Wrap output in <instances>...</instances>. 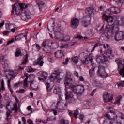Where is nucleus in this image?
I'll use <instances>...</instances> for the list:
<instances>
[{
	"mask_svg": "<svg viewBox=\"0 0 124 124\" xmlns=\"http://www.w3.org/2000/svg\"><path fill=\"white\" fill-rule=\"evenodd\" d=\"M64 85L66 89L73 91L77 94H82V93H84V91H85V88L83 85H77L73 87V80L67 77L65 78Z\"/></svg>",
	"mask_w": 124,
	"mask_h": 124,
	"instance_id": "nucleus-1",
	"label": "nucleus"
},
{
	"mask_svg": "<svg viewBox=\"0 0 124 124\" xmlns=\"http://www.w3.org/2000/svg\"><path fill=\"white\" fill-rule=\"evenodd\" d=\"M29 5L25 3H14L12 5V14L14 15H18L20 14V10L23 11L24 9L28 8Z\"/></svg>",
	"mask_w": 124,
	"mask_h": 124,
	"instance_id": "nucleus-2",
	"label": "nucleus"
},
{
	"mask_svg": "<svg viewBox=\"0 0 124 124\" xmlns=\"http://www.w3.org/2000/svg\"><path fill=\"white\" fill-rule=\"evenodd\" d=\"M116 63L118 64V71L119 74L122 77H124V61L121 58H117L115 60Z\"/></svg>",
	"mask_w": 124,
	"mask_h": 124,
	"instance_id": "nucleus-3",
	"label": "nucleus"
},
{
	"mask_svg": "<svg viewBox=\"0 0 124 124\" xmlns=\"http://www.w3.org/2000/svg\"><path fill=\"white\" fill-rule=\"evenodd\" d=\"M65 95V99L67 102H69V103H74L75 102V99L73 97V92L70 91L69 88H66Z\"/></svg>",
	"mask_w": 124,
	"mask_h": 124,
	"instance_id": "nucleus-4",
	"label": "nucleus"
},
{
	"mask_svg": "<svg viewBox=\"0 0 124 124\" xmlns=\"http://www.w3.org/2000/svg\"><path fill=\"white\" fill-rule=\"evenodd\" d=\"M119 26L118 25H107L105 28V31L108 32V33H115L117 31H119Z\"/></svg>",
	"mask_w": 124,
	"mask_h": 124,
	"instance_id": "nucleus-5",
	"label": "nucleus"
},
{
	"mask_svg": "<svg viewBox=\"0 0 124 124\" xmlns=\"http://www.w3.org/2000/svg\"><path fill=\"white\" fill-rule=\"evenodd\" d=\"M104 116L108 118V120H111L113 121V123L115 122V120L117 119V115L115 111L112 110H109L108 111V113H105Z\"/></svg>",
	"mask_w": 124,
	"mask_h": 124,
	"instance_id": "nucleus-6",
	"label": "nucleus"
},
{
	"mask_svg": "<svg viewBox=\"0 0 124 124\" xmlns=\"http://www.w3.org/2000/svg\"><path fill=\"white\" fill-rule=\"evenodd\" d=\"M68 103L62 100H60L57 103L56 108L59 109V110H65L67 109Z\"/></svg>",
	"mask_w": 124,
	"mask_h": 124,
	"instance_id": "nucleus-7",
	"label": "nucleus"
},
{
	"mask_svg": "<svg viewBox=\"0 0 124 124\" xmlns=\"http://www.w3.org/2000/svg\"><path fill=\"white\" fill-rule=\"evenodd\" d=\"M103 100L104 102L107 103L113 100V94L108 92H105L103 94Z\"/></svg>",
	"mask_w": 124,
	"mask_h": 124,
	"instance_id": "nucleus-8",
	"label": "nucleus"
},
{
	"mask_svg": "<svg viewBox=\"0 0 124 124\" xmlns=\"http://www.w3.org/2000/svg\"><path fill=\"white\" fill-rule=\"evenodd\" d=\"M61 70L57 69L49 77V79L51 82L58 80L60 78V74H61Z\"/></svg>",
	"mask_w": 124,
	"mask_h": 124,
	"instance_id": "nucleus-9",
	"label": "nucleus"
},
{
	"mask_svg": "<svg viewBox=\"0 0 124 124\" xmlns=\"http://www.w3.org/2000/svg\"><path fill=\"white\" fill-rule=\"evenodd\" d=\"M42 46L44 47V51L47 54H52V46L47 43V41L42 43Z\"/></svg>",
	"mask_w": 124,
	"mask_h": 124,
	"instance_id": "nucleus-10",
	"label": "nucleus"
},
{
	"mask_svg": "<svg viewBox=\"0 0 124 124\" xmlns=\"http://www.w3.org/2000/svg\"><path fill=\"white\" fill-rule=\"evenodd\" d=\"M85 13L89 15L88 16H90V17H92V16L95 15L96 13V11L95 10V9H94V8L93 7H89L86 8Z\"/></svg>",
	"mask_w": 124,
	"mask_h": 124,
	"instance_id": "nucleus-11",
	"label": "nucleus"
},
{
	"mask_svg": "<svg viewBox=\"0 0 124 124\" xmlns=\"http://www.w3.org/2000/svg\"><path fill=\"white\" fill-rule=\"evenodd\" d=\"M98 70L97 71V74L101 77H103L106 75V72H105V67L102 65H99L98 67Z\"/></svg>",
	"mask_w": 124,
	"mask_h": 124,
	"instance_id": "nucleus-12",
	"label": "nucleus"
},
{
	"mask_svg": "<svg viewBox=\"0 0 124 124\" xmlns=\"http://www.w3.org/2000/svg\"><path fill=\"white\" fill-rule=\"evenodd\" d=\"M91 16H86L83 18L82 24L84 27H88L91 24Z\"/></svg>",
	"mask_w": 124,
	"mask_h": 124,
	"instance_id": "nucleus-13",
	"label": "nucleus"
},
{
	"mask_svg": "<svg viewBox=\"0 0 124 124\" xmlns=\"http://www.w3.org/2000/svg\"><path fill=\"white\" fill-rule=\"evenodd\" d=\"M115 33L114 38L116 41H121V40L124 39V32L118 31L115 32Z\"/></svg>",
	"mask_w": 124,
	"mask_h": 124,
	"instance_id": "nucleus-14",
	"label": "nucleus"
},
{
	"mask_svg": "<svg viewBox=\"0 0 124 124\" xmlns=\"http://www.w3.org/2000/svg\"><path fill=\"white\" fill-rule=\"evenodd\" d=\"M107 60V57L104 55H97L96 57V61L98 63H103Z\"/></svg>",
	"mask_w": 124,
	"mask_h": 124,
	"instance_id": "nucleus-15",
	"label": "nucleus"
},
{
	"mask_svg": "<svg viewBox=\"0 0 124 124\" xmlns=\"http://www.w3.org/2000/svg\"><path fill=\"white\" fill-rule=\"evenodd\" d=\"M43 55H40L37 61H35L34 62L35 65H39V66L41 67L43 66V64L44 63V61H43Z\"/></svg>",
	"mask_w": 124,
	"mask_h": 124,
	"instance_id": "nucleus-16",
	"label": "nucleus"
},
{
	"mask_svg": "<svg viewBox=\"0 0 124 124\" xmlns=\"http://www.w3.org/2000/svg\"><path fill=\"white\" fill-rule=\"evenodd\" d=\"M93 60V54H90L88 56L85 58V60H81V62L85 64H88L89 62L92 63Z\"/></svg>",
	"mask_w": 124,
	"mask_h": 124,
	"instance_id": "nucleus-17",
	"label": "nucleus"
},
{
	"mask_svg": "<svg viewBox=\"0 0 124 124\" xmlns=\"http://www.w3.org/2000/svg\"><path fill=\"white\" fill-rule=\"evenodd\" d=\"M71 26L73 29H76L79 26V19L77 18L72 19L71 20Z\"/></svg>",
	"mask_w": 124,
	"mask_h": 124,
	"instance_id": "nucleus-18",
	"label": "nucleus"
},
{
	"mask_svg": "<svg viewBox=\"0 0 124 124\" xmlns=\"http://www.w3.org/2000/svg\"><path fill=\"white\" fill-rule=\"evenodd\" d=\"M48 77V74L45 72H40V75L38 77V79L40 81H45Z\"/></svg>",
	"mask_w": 124,
	"mask_h": 124,
	"instance_id": "nucleus-19",
	"label": "nucleus"
},
{
	"mask_svg": "<svg viewBox=\"0 0 124 124\" xmlns=\"http://www.w3.org/2000/svg\"><path fill=\"white\" fill-rule=\"evenodd\" d=\"M5 72H8V74L6 76V79L10 80L11 82V80H13L15 77V75L14 74V71H5Z\"/></svg>",
	"mask_w": 124,
	"mask_h": 124,
	"instance_id": "nucleus-20",
	"label": "nucleus"
},
{
	"mask_svg": "<svg viewBox=\"0 0 124 124\" xmlns=\"http://www.w3.org/2000/svg\"><path fill=\"white\" fill-rule=\"evenodd\" d=\"M63 36V33H62L60 31H55L54 32V38L58 40H62Z\"/></svg>",
	"mask_w": 124,
	"mask_h": 124,
	"instance_id": "nucleus-21",
	"label": "nucleus"
},
{
	"mask_svg": "<svg viewBox=\"0 0 124 124\" xmlns=\"http://www.w3.org/2000/svg\"><path fill=\"white\" fill-rule=\"evenodd\" d=\"M46 87L47 92H48V96H51V95H52V93H51V92L52 91V89H53V86H51V84H50L49 83L47 82L46 83Z\"/></svg>",
	"mask_w": 124,
	"mask_h": 124,
	"instance_id": "nucleus-22",
	"label": "nucleus"
},
{
	"mask_svg": "<svg viewBox=\"0 0 124 124\" xmlns=\"http://www.w3.org/2000/svg\"><path fill=\"white\" fill-rule=\"evenodd\" d=\"M54 56L58 59H61L62 57H63V51L61 50H58L54 53Z\"/></svg>",
	"mask_w": 124,
	"mask_h": 124,
	"instance_id": "nucleus-23",
	"label": "nucleus"
},
{
	"mask_svg": "<svg viewBox=\"0 0 124 124\" xmlns=\"http://www.w3.org/2000/svg\"><path fill=\"white\" fill-rule=\"evenodd\" d=\"M47 29L49 31H54L55 29V22H48L47 23Z\"/></svg>",
	"mask_w": 124,
	"mask_h": 124,
	"instance_id": "nucleus-24",
	"label": "nucleus"
},
{
	"mask_svg": "<svg viewBox=\"0 0 124 124\" xmlns=\"http://www.w3.org/2000/svg\"><path fill=\"white\" fill-rule=\"evenodd\" d=\"M30 87L32 90H37L38 89V82L33 81L30 83Z\"/></svg>",
	"mask_w": 124,
	"mask_h": 124,
	"instance_id": "nucleus-25",
	"label": "nucleus"
},
{
	"mask_svg": "<svg viewBox=\"0 0 124 124\" xmlns=\"http://www.w3.org/2000/svg\"><path fill=\"white\" fill-rule=\"evenodd\" d=\"M24 37H25V39H27V34L25 35H24L23 33L19 34L16 36L15 40L16 41H19V40H21V39H22V38H24Z\"/></svg>",
	"mask_w": 124,
	"mask_h": 124,
	"instance_id": "nucleus-26",
	"label": "nucleus"
},
{
	"mask_svg": "<svg viewBox=\"0 0 124 124\" xmlns=\"http://www.w3.org/2000/svg\"><path fill=\"white\" fill-rule=\"evenodd\" d=\"M10 107V108H9ZM11 107V106H10V104H8L6 105V109L7 110V112H6V116H7V120H9V117H10V116H11V111H10V110H9L10 108Z\"/></svg>",
	"mask_w": 124,
	"mask_h": 124,
	"instance_id": "nucleus-27",
	"label": "nucleus"
},
{
	"mask_svg": "<svg viewBox=\"0 0 124 124\" xmlns=\"http://www.w3.org/2000/svg\"><path fill=\"white\" fill-rule=\"evenodd\" d=\"M116 124H124V116L122 115L118 117V119L117 121Z\"/></svg>",
	"mask_w": 124,
	"mask_h": 124,
	"instance_id": "nucleus-28",
	"label": "nucleus"
},
{
	"mask_svg": "<svg viewBox=\"0 0 124 124\" xmlns=\"http://www.w3.org/2000/svg\"><path fill=\"white\" fill-rule=\"evenodd\" d=\"M110 11H111L112 14H118L120 12V9L118 8H115L114 7L110 8Z\"/></svg>",
	"mask_w": 124,
	"mask_h": 124,
	"instance_id": "nucleus-29",
	"label": "nucleus"
},
{
	"mask_svg": "<svg viewBox=\"0 0 124 124\" xmlns=\"http://www.w3.org/2000/svg\"><path fill=\"white\" fill-rule=\"evenodd\" d=\"M95 67H93L92 69H91L89 70L90 78H92V77H93V76H94V74H95Z\"/></svg>",
	"mask_w": 124,
	"mask_h": 124,
	"instance_id": "nucleus-30",
	"label": "nucleus"
},
{
	"mask_svg": "<svg viewBox=\"0 0 124 124\" xmlns=\"http://www.w3.org/2000/svg\"><path fill=\"white\" fill-rule=\"evenodd\" d=\"M15 55V56L16 57H20V56L22 57V56H23V53H22L21 49H20L19 48H17Z\"/></svg>",
	"mask_w": 124,
	"mask_h": 124,
	"instance_id": "nucleus-31",
	"label": "nucleus"
},
{
	"mask_svg": "<svg viewBox=\"0 0 124 124\" xmlns=\"http://www.w3.org/2000/svg\"><path fill=\"white\" fill-rule=\"evenodd\" d=\"M35 2L37 3V4H38L39 7V9L40 10H41L42 9V6H43L44 5V4H45L44 3V2L39 0H37L35 1Z\"/></svg>",
	"mask_w": 124,
	"mask_h": 124,
	"instance_id": "nucleus-32",
	"label": "nucleus"
},
{
	"mask_svg": "<svg viewBox=\"0 0 124 124\" xmlns=\"http://www.w3.org/2000/svg\"><path fill=\"white\" fill-rule=\"evenodd\" d=\"M92 104L90 101H85L84 103V105L83 106V108L84 109H89L90 106Z\"/></svg>",
	"mask_w": 124,
	"mask_h": 124,
	"instance_id": "nucleus-33",
	"label": "nucleus"
},
{
	"mask_svg": "<svg viewBox=\"0 0 124 124\" xmlns=\"http://www.w3.org/2000/svg\"><path fill=\"white\" fill-rule=\"evenodd\" d=\"M112 12L111 11L110 9H107L105 14L103 15V16H107V17H109V16H110V15H112Z\"/></svg>",
	"mask_w": 124,
	"mask_h": 124,
	"instance_id": "nucleus-34",
	"label": "nucleus"
},
{
	"mask_svg": "<svg viewBox=\"0 0 124 124\" xmlns=\"http://www.w3.org/2000/svg\"><path fill=\"white\" fill-rule=\"evenodd\" d=\"M24 76L26 77L25 78H27V80L28 81H30V82H31L32 80V78H31V76H33V74H30L29 75V74L25 73H24Z\"/></svg>",
	"mask_w": 124,
	"mask_h": 124,
	"instance_id": "nucleus-35",
	"label": "nucleus"
},
{
	"mask_svg": "<svg viewBox=\"0 0 124 124\" xmlns=\"http://www.w3.org/2000/svg\"><path fill=\"white\" fill-rule=\"evenodd\" d=\"M105 55L108 57L110 58V56L112 55V50L111 49L108 48L106 50L105 52Z\"/></svg>",
	"mask_w": 124,
	"mask_h": 124,
	"instance_id": "nucleus-36",
	"label": "nucleus"
},
{
	"mask_svg": "<svg viewBox=\"0 0 124 124\" xmlns=\"http://www.w3.org/2000/svg\"><path fill=\"white\" fill-rule=\"evenodd\" d=\"M58 124H69V121L67 120L62 119L59 121Z\"/></svg>",
	"mask_w": 124,
	"mask_h": 124,
	"instance_id": "nucleus-37",
	"label": "nucleus"
},
{
	"mask_svg": "<svg viewBox=\"0 0 124 124\" xmlns=\"http://www.w3.org/2000/svg\"><path fill=\"white\" fill-rule=\"evenodd\" d=\"M28 58H29V54H26L24 57V59H23V60L21 62V65L23 64H27L28 62Z\"/></svg>",
	"mask_w": 124,
	"mask_h": 124,
	"instance_id": "nucleus-38",
	"label": "nucleus"
},
{
	"mask_svg": "<svg viewBox=\"0 0 124 124\" xmlns=\"http://www.w3.org/2000/svg\"><path fill=\"white\" fill-rule=\"evenodd\" d=\"M69 114H72L74 118H75V119H78V115H79V110H75L74 113L72 112V111H70L69 112Z\"/></svg>",
	"mask_w": 124,
	"mask_h": 124,
	"instance_id": "nucleus-39",
	"label": "nucleus"
},
{
	"mask_svg": "<svg viewBox=\"0 0 124 124\" xmlns=\"http://www.w3.org/2000/svg\"><path fill=\"white\" fill-rule=\"evenodd\" d=\"M24 14H25V16H26L27 19H31V13L30 10H27L25 11Z\"/></svg>",
	"mask_w": 124,
	"mask_h": 124,
	"instance_id": "nucleus-40",
	"label": "nucleus"
},
{
	"mask_svg": "<svg viewBox=\"0 0 124 124\" xmlns=\"http://www.w3.org/2000/svg\"><path fill=\"white\" fill-rule=\"evenodd\" d=\"M61 88L59 87H55L53 91V93H55L56 94H58L60 93H61Z\"/></svg>",
	"mask_w": 124,
	"mask_h": 124,
	"instance_id": "nucleus-41",
	"label": "nucleus"
},
{
	"mask_svg": "<svg viewBox=\"0 0 124 124\" xmlns=\"http://www.w3.org/2000/svg\"><path fill=\"white\" fill-rule=\"evenodd\" d=\"M62 41H69L70 40V37L68 35H66L65 36L64 35L62 37Z\"/></svg>",
	"mask_w": 124,
	"mask_h": 124,
	"instance_id": "nucleus-42",
	"label": "nucleus"
},
{
	"mask_svg": "<svg viewBox=\"0 0 124 124\" xmlns=\"http://www.w3.org/2000/svg\"><path fill=\"white\" fill-rule=\"evenodd\" d=\"M14 107L12 108V111H15L16 113L18 112V105L17 103H15L13 105Z\"/></svg>",
	"mask_w": 124,
	"mask_h": 124,
	"instance_id": "nucleus-43",
	"label": "nucleus"
},
{
	"mask_svg": "<svg viewBox=\"0 0 124 124\" xmlns=\"http://www.w3.org/2000/svg\"><path fill=\"white\" fill-rule=\"evenodd\" d=\"M28 83H30V80H28V78H25L23 82V87L24 89H27V88H28Z\"/></svg>",
	"mask_w": 124,
	"mask_h": 124,
	"instance_id": "nucleus-44",
	"label": "nucleus"
},
{
	"mask_svg": "<svg viewBox=\"0 0 124 124\" xmlns=\"http://www.w3.org/2000/svg\"><path fill=\"white\" fill-rule=\"evenodd\" d=\"M122 99V96H119L117 97L114 102V104H117V105H120V100Z\"/></svg>",
	"mask_w": 124,
	"mask_h": 124,
	"instance_id": "nucleus-45",
	"label": "nucleus"
},
{
	"mask_svg": "<svg viewBox=\"0 0 124 124\" xmlns=\"http://www.w3.org/2000/svg\"><path fill=\"white\" fill-rule=\"evenodd\" d=\"M20 17L23 21H27V19H28L24 13H22L20 14Z\"/></svg>",
	"mask_w": 124,
	"mask_h": 124,
	"instance_id": "nucleus-46",
	"label": "nucleus"
},
{
	"mask_svg": "<svg viewBox=\"0 0 124 124\" xmlns=\"http://www.w3.org/2000/svg\"><path fill=\"white\" fill-rule=\"evenodd\" d=\"M26 71L27 72H34V71H35V70L32 68L31 66H28L26 68Z\"/></svg>",
	"mask_w": 124,
	"mask_h": 124,
	"instance_id": "nucleus-47",
	"label": "nucleus"
},
{
	"mask_svg": "<svg viewBox=\"0 0 124 124\" xmlns=\"http://www.w3.org/2000/svg\"><path fill=\"white\" fill-rule=\"evenodd\" d=\"M10 83H11V82L10 81V80H8L7 86H8L9 89L10 90V91L11 92V93L12 94H13V90H12V89H11V85H10Z\"/></svg>",
	"mask_w": 124,
	"mask_h": 124,
	"instance_id": "nucleus-48",
	"label": "nucleus"
},
{
	"mask_svg": "<svg viewBox=\"0 0 124 124\" xmlns=\"http://www.w3.org/2000/svg\"><path fill=\"white\" fill-rule=\"evenodd\" d=\"M72 61L74 63H78V62H79L78 57H74L72 58Z\"/></svg>",
	"mask_w": 124,
	"mask_h": 124,
	"instance_id": "nucleus-49",
	"label": "nucleus"
},
{
	"mask_svg": "<svg viewBox=\"0 0 124 124\" xmlns=\"http://www.w3.org/2000/svg\"><path fill=\"white\" fill-rule=\"evenodd\" d=\"M26 92V90L24 89H19V90L16 91L17 93H24Z\"/></svg>",
	"mask_w": 124,
	"mask_h": 124,
	"instance_id": "nucleus-50",
	"label": "nucleus"
},
{
	"mask_svg": "<svg viewBox=\"0 0 124 124\" xmlns=\"http://www.w3.org/2000/svg\"><path fill=\"white\" fill-rule=\"evenodd\" d=\"M88 51L89 52V53H91L92 52H93L94 50H93V45H92L91 46H89L88 48Z\"/></svg>",
	"mask_w": 124,
	"mask_h": 124,
	"instance_id": "nucleus-51",
	"label": "nucleus"
},
{
	"mask_svg": "<svg viewBox=\"0 0 124 124\" xmlns=\"http://www.w3.org/2000/svg\"><path fill=\"white\" fill-rule=\"evenodd\" d=\"M15 70L16 71H21V70H24V67H22L21 66H17L16 67Z\"/></svg>",
	"mask_w": 124,
	"mask_h": 124,
	"instance_id": "nucleus-52",
	"label": "nucleus"
},
{
	"mask_svg": "<svg viewBox=\"0 0 124 124\" xmlns=\"http://www.w3.org/2000/svg\"><path fill=\"white\" fill-rule=\"evenodd\" d=\"M35 46H36V48L38 52H39L40 51V50L41 49V46L38 44H36L35 45Z\"/></svg>",
	"mask_w": 124,
	"mask_h": 124,
	"instance_id": "nucleus-53",
	"label": "nucleus"
},
{
	"mask_svg": "<svg viewBox=\"0 0 124 124\" xmlns=\"http://www.w3.org/2000/svg\"><path fill=\"white\" fill-rule=\"evenodd\" d=\"M87 34H88V35H91L93 33V31H92V29H88L86 31Z\"/></svg>",
	"mask_w": 124,
	"mask_h": 124,
	"instance_id": "nucleus-54",
	"label": "nucleus"
},
{
	"mask_svg": "<svg viewBox=\"0 0 124 124\" xmlns=\"http://www.w3.org/2000/svg\"><path fill=\"white\" fill-rule=\"evenodd\" d=\"M118 87H124V81H122L121 82L118 83Z\"/></svg>",
	"mask_w": 124,
	"mask_h": 124,
	"instance_id": "nucleus-55",
	"label": "nucleus"
},
{
	"mask_svg": "<svg viewBox=\"0 0 124 124\" xmlns=\"http://www.w3.org/2000/svg\"><path fill=\"white\" fill-rule=\"evenodd\" d=\"M14 42V39L12 38L11 40L9 41L6 44V46L9 45V44H11V43H13Z\"/></svg>",
	"mask_w": 124,
	"mask_h": 124,
	"instance_id": "nucleus-56",
	"label": "nucleus"
},
{
	"mask_svg": "<svg viewBox=\"0 0 124 124\" xmlns=\"http://www.w3.org/2000/svg\"><path fill=\"white\" fill-rule=\"evenodd\" d=\"M103 37H104V38H107L108 39L110 38V36H109V35L107 33L104 34L103 35Z\"/></svg>",
	"mask_w": 124,
	"mask_h": 124,
	"instance_id": "nucleus-57",
	"label": "nucleus"
},
{
	"mask_svg": "<svg viewBox=\"0 0 124 124\" xmlns=\"http://www.w3.org/2000/svg\"><path fill=\"white\" fill-rule=\"evenodd\" d=\"M1 89L2 91H5V88L4 87V82L3 81L1 82Z\"/></svg>",
	"mask_w": 124,
	"mask_h": 124,
	"instance_id": "nucleus-58",
	"label": "nucleus"
},
{
	"mask_svg": "<svg viewBox=\"0 0 124 124\" xmlns=\"http://www.w3.org/2000/svg\"><path fill=\"white\" fill-rule=\"evenodd\" d=\"M78 80L80 82H84V81H85V78L84 77H83V76H79Z\"/></svg>",
	"mask_w": 124,
	"mask_h": 124,
	"instance_id": "nucleus-59",
	"label": "nucleus"
},
{
	"mask_svg": "<svg viewBox=\"0 0 124 124\" xmlns=\"http://www.w3.org/2000/svg\"><path fill=\"white\" fill-rule=\"evenodd\" d=\"M99 46V43H96L93 46V50H95L96 47H98Z\"/></svg>",
	"mask_w": 124,
	"mask_h": 124,
	"instance_id": "nucleus-60",
	"label": "nucleus"
},
{
	"mask_svg": "<svg viewBox=\"0 0 124 124\" xmlns=\"http://www.w3.org/2000/svg\"><path fill=\"white\" fill-rule=\"evenodd\" d=\"M9 33V31L7 30L5 31L2 32V34H3V35H7V34H8Z\"/></svg>",
	"mask_w": 124,
	"mask_h": 124,
	"instance_id": "nucleus-61",
	"label": "nucleus"
},
{
	"mask_svg": "<svg viewBox=\"0 0 124 124\" xmlns=\"http://www.w3.org/2000/svg\"><path fill=\"white\" fill-rule=\"evenodd\" d=\"M69 61V60H68V59L66 58L65 61L63 62V64H64V65H66V64H67V63H68Z\"/></svg>",
	"mask_w": 124,
	"mask_h": 124,
	"instance_id": "nucleus-62",
	"label": "nucleus"
},
{
	"mask_svg": "<svg viewBox=\"0 0 124 124\" xmlns=\"http://www.w3.org/2000/svg\"><path fill=\"white\" fill-rule=\"evenodd\" d=\"M109 45L107 44H105L104 45L103 47L104 49H108V48H109Z\"/></svg>",
	"mask_w": 124,
	"mask_h": 124,
	"instance_id": "nucleus-63",
	"label": "nucleus"
},
{
	"mask_svg": "<svg viewBox=\"0 0 124 124\" xmlns=\"http://www.w3.org/2000/svg\"><path fill=\"white\" fill-rule=\"evenodd\" d=\"M21 120H22V122H23V124H26V118H25L24 117H22L21 118Z\"/></svg>",
	"mask_w": 124,
	"mask_h": 124,
	"instance_id": "nucleus-64",
	"label": "nucleus"
}]
</instances>
